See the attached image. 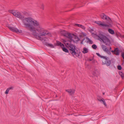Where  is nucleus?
I'll return each mask as SVG.
<instances>
[{
    "instance_id": "1",
    "label": "nucleus",
    "mask_w": 124,
    "mask_h": 124,
    "mask_svg": "<svg viewBox=\"0 0 124 124\" xmlns=\"http://www.w3.org/2000/svg\"><path fill=\"white\" fill-rule=\"evenodd\" d=\"M63 43L66 47L68 48L70 53L72 54L73 56L75 55L76 56L79 58L80 52L79 50H76V46L71 43L72 41L71 40H67L65 39L63 40Z\"/></svg>"
},
{
    "instance_id": "2",
    "label": "nucleus",
    "mask_w": 124,
    "mask_h": 124,
    "mask_svg": "<svg viewBox=\"0 0 124 124\" xmlns=\"http://www.w3.org/2000/svg\"><path fill=\"white\" fill-rule=\"evenodd\" d=\"M37 30L39 33V34L36 32V31L35 30V28L33 30L31 31L32 32L33 35L35 37L38 39L43 41L45 39H47L45 37H44V36L50 34V33L48 32L47 31L44 30L43 29L39 27L37 28Z\"/></svg>"
},
{
    "instance_id": "3",
    "label": "nucleus",
    "mask_w": 124,
    "mask_h": 124,
    "mask_svg": "<svg viewBox=\"0 0 124 124\" xmlns=\"http://www.w3.org/2000/svg\"><path fill=\"white\" fill-rule=\"evenodd\" d=\"M100 16L101 19L107 20L106 23L108 24H104L102 22L100 21H95V23L98 24L99 26L103 27L104 28H105L104 27H108L111 28L112 27V20L108 16H107L104 13L100 15Z\"/></svg>"
},
{
    "instance_id": "4",
    "label": "nucleus",
    "mask_w": 124,
    "mask_h": 124,
    "mask_svg": "<svg viewBox=\"0 0 124 124\" xmlns=\"http://www.w3.org/2000/svg\"><path fill=\"white\" fill-rule=\"evenodd\" d=\"M24 18V17L23 16V19H20L22 20L23 23L26 27L29 28L30 30L31 31L35 29V27L32 25L33 19L31 17Z\"/></svg>"
},
{
    "instance_id": "5",
    "label": "nucleus",
    "mask_w": 124,
    "mask_h": 124,
    "mask_svg": "<svg viewBox=\"0 0 124 124\" xmlns=\"http://www.w3.org/2000/svg\"><path fill=\"white\" fill-rule=\"evenodd\" d=\"M92 34H94L95 36L98 37L100 41H102L106 45L109 46L111 42L109 39L103 34H100L99 35L93 33Z\"/></svg>"
},
{
    "instance_id": "6",
    "label": "nucleus",
    "mask_w": 124,
    "mask_h": 124,
    "mask_svg": "<svg viewBox=\"0 0 124 124\" xmlns=\"http://www.w3.org/2000/svg\"><path fill=\"white\" fill-rule=\"evenodd\" d=\"M9 12L15 17L20 19H22L23 18V16L19 12L15 11H14L13 10H10Z\"/></svg>"
},
{
    "instance_id": "7",
    "label": "nucleus",
    "mask_w": 124,
    "mask_h": 124,
    "mask_svg": "<svg viewBox=\"0 0 124 124\" xmlns=\"http://www.w3.org/2000/svg\"><path fill=\"white\" fill-rule=\"evenodd\" d=\"M71 38H69V39L71 41L73 42L74 43H76L75 42H78L79 41H80L79 38L76 35H75L74 34L71 33Z\"/></svg>"
},
{
    "instance_id": "8",
    "label": "nucleus",
    "mask_w": 124,
    "mask_h": 124,
    "mask_svg": "<svg viewBox=\"0 0 124 124\" xmlns=\"http://www.w3.org/2000/svg\"><path fill=\"white\" fill-rule=\"evenodd\" d=\"M8 27L10 30L16 33H21L22 32V31L21 30H19L17 28L14 27H12L9 25Z\"/></svg>"
},
{
    "instance_id": "9",
    "label": "nucleus",
    "mask_w": 124,
    "mask_h": 124,
    "mask_svg": "<svg viewBox=\"0 0 124 124\" xmlns=\"http://www.w3.org/2000/svg\"><path fill=\"white\" fill-rule=\"evenodd\" d=\"M106 59H104L105 60L104 62L102 61V65H106L107 66H110L111 63V61L109 59L108 57L106 56Z\"/></svg>"
},
{
    "instance_id": "10",
    "label": "nucleus",
    "mask_w": 124,
    "mask_h": 124,
    "mask_svg": "<svg viewBox=\"0 0 124 124\" xmlns=\"http://www.w3.org/2000/svg\"><path fill=\"white\" fill-rule=\"evenodd\" d=\"M61 33L62 35L65 36L69 39V38H71V33L68 32L65 30L62 31H61Z\"/></svg>"
},
{
    "instance_id": "11",
    "label": "nucleus",
    "mask_w": 124,
    "mask_h": 124,
    "mask_svg": "<svg viewBox=\"0 0 124 124\" xmlns=\"http://www.w3.org/2000/svg\"><path fill=\"white\" fill-rule=\"evenodd\" d=\"M32 25L36 27L37 28L39 27L40 26L39 22L33 19L32 23Z\"/></svg>"
},
{
    "instance_id": "12",
    "label": "nucleus",
    "mask_w": 124,
    "mask_h": 124,
    "mask_svg": "<svg viewBox=\"0 0 124 124\" xmlns=\"http://www.w3.org/2000/svg\"><path fill=\"white\" fill-rule=\"evenodd\" d=\"M46 39H45L43 40V42L44 44L46 45V46L49 47L51 48H54V46L52 44H50L46 42Z\"/></svg>"
},
{
    "instance_id": "13",
    "label": "nucleus",
    "mask_w": 124,
    "mask_h": 124,
    "mask_svg": "<svg viewBox=\"0 0 124 124\" xmlns=\"http://www.w3.org/2000/svg\"><path fill=\"white\" fill-rule=\"evenodd\" d=\"M65 91L68 92L70 95L72 96L74 94L75 91V90L70 89L67 90L66 89L65 90Z\"/></svg>"
},
{
    "instance_id": "14",
    "label": "nucleus",
    "mask_w": 124,
    "mask_h": 124,
    "mask_svg": "<svg viewBox=\"0 0 124 124\" xmlns=\"http://www.w3.org/2000/svg\"><path fill=\"white\" fill-rule=\"evenodd\" d=\"M105 29H108V31L109 32L112 34H115L114 31L112 29L110 28H109V27H104Z\"/></svg>"
},
{
    "instance_id": "15",
    "label": "nucleus",
    "mask_w": 124,
    "mask_h": 124,
    "mask_svg": "<svg viewBox=\"0 0 124 124\" xmlns=\"http://www.w3.org/2000/svg\"><path fill=\"white\" fill-rule=\"evenodd\" d=\"M115 51L114 54L116 55H119L120 50L117 47L115 49Z\"/></svg>"
},
{
    "instance_id": "16",
    "label": "nucleus",
    "mask_w": 124,
    "mask_h": 124,
    "mask_svg": "<svg viewBox=\"0 0 124 124\" xmlns=\"http://www.w3.org/2000/svg\"><path fill=\"white\" fill-rule=\"evenodd\" d=\"M100 102H102V103L104 104L105 106H107V104H106V102L104 100V99L103 98H102V99H97Z\"/></svg>"
},
{
    "instance_id": "17",
    "label": "nucleus",
    "mask_w": 124,
    "mask_h": 124,
    "mask_svg": "<svg viewBox=\"0 0 124 124\" xmlns=\"http://www.w3.org/2000/svg\"><path fill=\"white\" fill-rule=\"evenodd\" d=\"M61 48H62V50L64 52L66 53H69V51L68 49L64 45V46H62Z\"/></svg>"
},
{
    "instance_id": "18",
    "label": "nucleus",
    "mask_w": 124,
    "mask_h": 124,
    "mask_svg": "<svg viewBox=\"0 0 124 124\" xmlns=\"http://www.w3.org/2000/svg\"><path fill=\"white\" fill-rule=\"evenodd\" d=\"M56 45L58 46H60L61 47L62 46H63L64 44L60 42L59 41L57 40L56 41Z\"/></svg>"
},
{
    "instance_id": "19",
    "label": "nucleus",
    "mask_w": 124,
    "mask_h": 124,
    "mask_svg": "<svg viewBox=\"0 0 124 124\" xmlns=\"http://www.w3.org/2000/svg\"><path fill=\"white\" fill-rule=\"evenodd\" d=\"M86 39H87V41H85V42H86L87 43H88L89 44H92L93 43V41L90 39L89 38L87 37H86Z\"/></svg>"
},
{
    "instance_id": "20",
    "label": "nucleus",
    "mask_w": 124,
    "mask_h": 124,
    "mask_svg": "<svg viewBox=\"0 0 124 124\" xmlns=\"http://www.w3.org/2000/svg\"><path fill=\"white\" fill-rule=\"evenodd\" d=\"M118 73L122 78L123 79L124 78V73H123L122 71H119Z\"/></svg>"
},
{
    "instance_id": "21",
    "label": "nucleus",
    "mask_w": 124,
    "mask_h": 124,
    "mask_svg": "<svg viewBox=\"0 0 124 124\" xmlns=\"http://www.w3.org/2000/svg\"><path fill=\"white\" fill-rule=\"evenodd\" d=\"M96 54L98 56L101 58H103V59H106V56H101L99 53H96Z\"/></svg>"
},
{
    "instance_id": "22",
    "label": "nucleus",
    "mask_w": 124,
    "mask_h": 124,
    "mask_svg": "<svg viewBox=\"0 0 124 124\" xmlns=\"http://www.w3.org/2000/svg\"><path fill=\"white\" fill-rule=\"evenodd\" d=\"M88 52L87 49L85 47H84L83 48V53L84 54L87 53Z\"/></svg>"
},
{
    "instance_id": "23",
    "label": "nucleus",
    "mask_w": 124,
    "mask_h": 124,
    "mask_svg": "<svg viewBox=\"0 0 124 124\" xmlns=\"http://www.w3.org/2000/svg\"><path fill=\"white\" fill-rule=\"evenodd\" d=\"M76 25L78 27H81L84 29H85V26L81 24H76Z\"/></svg>"
},
{
    "instance_id": "24",
    "label": "nucleus",
    "mask_w": 124,
    "mask_h": 124,
    "mask_svg": "<svg viewBox=\"0 0 124 124\" xmlns=\"http://www.w3.org/2000/svg\"><path fill=\"white\" fill-rule=\"evenodd\" d=\"M101 47L103 50L105 51H106L108 49L106 47V46L104 45H102L101 46Z\"/></svg>"
},
{
    "instance_id": "25",
    "label": "nucleus",
    "mask_w": 124,
    "mask_h": 124,
    "mask_svg": "<svg viewBox=\"0 0 124 124\" xmlns=\"http://www.w3.org/2000/svg\"><path fill=\"white\" fill-rule=\"evenodd\" d=\"M117 68L118 70H121L122 69V67L120 65H118L117 66Z\"/></svg>"
},
{
    "instance_id": "26",
    "label": "nucleus",
    "mask_w": 124,
    "mask_h": 124,
    "mask_svg": "<svg viewBox=\"0 0 124 124\" xmlns=\"http://www.w3.org/2000/svg\"><path fill=\"white\" fill-rule=\"evenodd\" d=\"M92 47L93 49H95L97 48L95 44H93L92 46Z\"/></svg>"
},
{
    "instance_id": "27",
    "label": "nucleus",
    "mask_w": 124,
    "mask_h": 124,
    "mask_svg": "<svg viewBox=\"0 0 124 124\" xmlns=\"http://www.w3.org/2000/svg\"><path fill=\"white\" fill-rule=\"evenodd\" d=\"M9 91V89L7 88L6 90V92H5V93L6 94H8V93Z\"/></svg>"
},
{
    "instance_id": "28",
    "label": "nucleus",
    "mask_w": 124,
    "mask_h": 124,
    "mask_svg": "<svg viewBox=\"0 0 124 124\" xmlns=\"http://www.w3.org/2000/svg\"><path fill=\"white\" fill-rule=\"evenodd\" d=\"M106 52H107L109 54H111V52L110 51L108 50V49H107L106 51Z\"/></svg>"
},
{
    "instance_id": "29",
    "label": "nucleus",
    "mask_w": 124,
    "mask_h": 124,
    "mask_svg": "<svg viewBox=\"0 0 124 124\" xmlns=\"http://www.w3.org/2000/svg\"><path fill=\"white\" fill-rule=\"evenodd\" d=\"M85 39V38H83V39H82V40H81V42L80 43L81 44H83V42L84 41V40Z\"/></svg>"
},
{
    "instance_id": "30",
    "label": "nucleus",
    "mask_w": 124,
    "mask_h": 124,
    "mask_svg": "<svg viewBox=\"0 0 124 124\" xmlns=\"http://www.w3.org/2000/svg\"><path fill=\"white\" fill-rule=\"evenodd\" d=\"M93 74L94 76H97V75L96 74L95 72L93 71Z\"/></svg>"
},
{
    "instance_id": "31",
    "label": "nucleus",
    "mask_w": 124,
    "mask_h": 124,
    "mask_svg": "<svg viewBox=\"0 0 124 124\" xmlns=\"http://www.w3.org/2000/svg\"><path fill=\"white\" fill-rule=\"evenodd\" d=\"M41 9H42L43 10L44 9V5L43 4H42V5L41 7Z\"/></svg>"
},
{
    "instance_id": "32",
    "label": "nucleus",
    "mask_w": 124,
    "mask_h": 124,
    "mask_svg": "<svg viewBox=\"0 0 124 124\" xmlns=\"http://www.w3.org/2000/svg\"><path fill=\"white\" fill-rule=\"evenodd\" d=\"M13 87H10L9 88H8L9 89V90L10 89H13Z\"/></svg>"
},
{
    "instance_id": "33",
    "label": "nucleus",
    "mask_w": 124,
    "mask_h": 124,
    "mask_svg": "<svg viewBox=\"0 0 124 124\" xmlns=\"http://www.w3.org/2000/svg\"><path fill=\"white\" fill-rule=\"evenodd\" d=\"M93 31V29H91L90 30V32H91Z\"/></svg>"
},
{
    "instance_id": "34",
    "label": "nucleus",
    "mask_w": 124,
    "mask_h": 124,
    "mask_svg": "<svg viewBox=\"0 0 124 124\" xmlns=\"http://www.w3.org/2000/svg\"><path fill=\"white\" fill-rule=\"evenodd\" d=\"M79 37H83V38L84 37V36L82 35H80L79 36Z\"/></svg>"
},
{
    "instance_id": "35",
    "label": "nucleus",
    "mask_w": 124,
    "mask_h": 124,
    "mask_svg": "<svg viewBox=\"0 0 124 124\" xmlns=\"http://www.w3.org/2000/svg\"><path fill=\"white\" fill-rule=\"evenodd\" d=\"M115 51V50H112V51H111V52L112 53H113L114 54V53Z\"/></svg>"
},
{
    "instance_id": "36",
    "label": "nucleus",
    "mask_w": 124,
    "mask_h": 124,
    "mask_svg": "<svg viewBox=\"0 0 124 124\" xmlns=\"http://www.w3.org/2000/svg\"><path fill=\"white\" fill-rule=\"evenodd\" d=\"M93 59H89V60L90 61H92Z\"/></svg>"
},
{
    "instance_id": "37",
    "label": "nucleus",
    "mask_w": 124,
    "mask_h": 124,
    "mask_svg": "<svg viewBox=\"0 0 124 124\" xmlns=\"http://www.w3.org/2000/svg\"><path fill=\"white\" fill-rule=\"evenodd\" d=\"M77 5V4H75L74 6L75 7H76V6Z\"/></svg>"
},
{
    "instance_id": "38",
    "label": "nucleus",
    "mask_w": 124,
    "mask_h": 124,
    "mask_svg": "<svg viewBox=\"0 0 124 124\" xmlns=\"http://www.w3.org/2000/svg\"><path fill=\"white\" fill-rule=\"evenodd\" d=\"M109 49H110L109 50H110L111 49V47H110Z\"/></svg>"
},
{
    "instance_id": "39",
    "label": "nucleus",
    "mask_w": 124,
    "mask_h": 124,
    "mask_svg": "<svg viewBox=\"0 0 124 124\" xmlns=\"http://www.w3.org/2000/svg\"><path fill=\"white\" fill-rule=\"evenodd\" d=\"M98 97H99V98H98V97L97 99L98 98V99H100L99 98H100V97L99 96Z\"/></svg>"
},
{
    "instance_id": "40",
    "label": "nucleus",
    "mask_w": 124,
    "mask_h": 124,
    "mask_svg": "<svg viewBox=\"0 0 124 124\" xmlns=\"http://www.w3.org/2000/svg\"><path fill=\"white\" fill-rule=\"evenodd\" d=\"M104 93H103V95H104Z\"/></svg>"
},
{
    "instance_id": "41",
    "label": "nucleus",
    "mask_w": 124,
    "mask_h": 124,
    "mask_svg": "<svg viewBox=\"0 0 124 124\" xmlns=\"http://www.w3.org/2000/svg\"><path fill=\"white\" fill-rule=\"evenodd\" d=\"M74 9V8H73L71 10H72L73 9Z\"/></svg>"
},
{
    "instance_id": "42",
    "label": "nucleus",
    "mask_w": 124,
    "mask_h": 124,
    "mask_svg": "<svg viewBox=\"0 0 124 124\" xmlns=\"http://www.w3.org/2000/svg\"><path fill=\"white\" fill-rule=\"evenodd\" d=\"M123 63H122V65H123Z\"/></svg>"
}]
</instances>
